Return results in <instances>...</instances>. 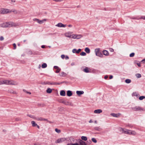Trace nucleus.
Segmentation results:
<instances>
[{
	"instance_id": "17",
	"label": "nucleus",
	"mask_w": 145,
	"mask_h": 145,
	"mask_svg": "<svg viewBox=\"0 0 145 145\" xmlns=\"http://www.w3.org/2000/svg\"><path fill=\"white\" fill-rule=\"evenodd\" d=\"M102 110L101 109H97L95 110L94 112L95 114H99L102 112Z\"/></svg>"
},
{
	"instance_id": "52",
	"label": "nucleus",
	"mask_w": 145,
	"mask_h": 145,
	"mask_svg": "<svg viewBox=\"0 0 145 145\" xmlns=\"http://www.w3.org/2000/svg\"><path fill=\"white\" fill-rule=\"evenodd\" d=\"M28 116L29 117H31L32 118H33L35 119V118L32 115H28Z\"/></svg>"
},
{
	"instance_id": "42",
	"label": "nucleus",
	"mask_w": 145,
	"mask_h": 145,
	"mask_svg": "<svg viewBox=\"0 0 145 145\" xmlns=\"http://www.w3.org/2000/svg\"><path fill=\"white\" fill-rule=\"evenodd\" d=\"M4 84V80L0 81V85Z\"/></svg>"
},
{
	"instance_id": "62",
	"label": "nucleus",
	"mask_w": 145,
	"mask_h": 145,
	"mask_svg": "<svg viewBox=\"0 0 145 145\" xmlns=\"http://www.w3.org/2000/svg\"><path fill=\"white\" fill-rule=\"evenodd\" d=\"M37 20H38V19H37V18H35V19H33V20L34 21H36L37 22Z\"/></svg>"
},
{
	"instance_id": "2",
	"label": "nucleus",
	"mask_w": 145,
	"mask_h": 145,
	"mask_svg": "<svg viewBox=\"0 0 145 145\" xmlns=\"http://www.w3.org/2000/svg\"><path fill=\"white\" fill-rule=\"evenodd\" d=\"M19 23H14L12 22H6L3 24V26L4 27H16L19 25Z\"/></svg>"
},
{
	"instance_id": "29",
	"label": "nucleus",
	"mask_w": 145,
	"mask_h": 145,
	"mask_svg": "<svg viewBox=\"0 0 145 145\" xmlns=\"http://www.w3.org/2000/svg\"><path fill=\"white\" fill-rule=\"evenodd\" d=\"M43 118L41 117L35 118V119L38 121H43Z\"/></svg>"
},
{
	"instance_id": "46",
	"label": "nucleus",
	"mask_w": 145,
	"mask_h": 145,
	"mask_svg": "<svg viewBox=\"0 0 145 145\" xmlns=\"http://www.w3.org/2000/svg\"><path fill=\"white\" fill-rule=\"evenodd\" d=\"M140 19H142L145 20V16H142L140 17Z\"/></svg>"
},
{
	"instance_id": "37",
	"label": "nucleus",
	"mask_w": 145,
	"mask_h": 145,
	"mask_svg": "<svg viewBox=\"0 0 145 145\" xmlns=\"http://www.w3.org/2000/svg\"><path fill=\"white\" fill-rule=\"evenodd\" d=\"M145 98V97L144 96H142L140 97H139V99L140 100H142Z\"/></svg>"
},
{
	"instance_id": "18",
	"label": "nucleus",
	"mask_w": 145,
	"mask_h": 145,
	"mask_svg": "<svg viewBox=\"0 0 145 145\" xmlns=\"http://www.w3.org/2000/svg\"><path fill=\"white\" fill-rule=\"evenodd\" d=\"M76 94L79 96L83 94L84 93V92L82 91H76Z\"/></svg>"
},
{
	"instance_id": "11",
	"label": "nucleus",
	"mask_w": 145,
	"mask_h": 145,
	"mask_svg": "<svg viewBox=\"0 0 145 145\" xmlns=\"http://www.w3.org/2000/svg\"><path fill=\"white\" fill-rule=\"evenodd\" d=\"M56 26L59 27H65L66 26V25L63 24L61 23H60L57 24Z\"/></svg>"
},
{
	"instance_id": "16",
	"label": "nucleus",
	"mask_w": 145,
	"mask_h": 145,
	"mask_svg": "<svg viewBox=\"0 0 145 145\" xmlns=\"http://www.w3.org/2000/svg\"><path fill=\"white\" fill-rule=\"evenodd\" d=\"M59 75V76L61 77H65L67 75V74L63 72H62Z\"/></svg>"
},
{
	"instance_id": "12",
	"label": "nucleus",
	"mask_w": 145,
	"mask_h": 145,
	"mask_svg": "<svg viewBox=\"0 0 145 145\" xmlns=\"http://www.w3.org/2000/svg\"><path fill=\"white\" fill-rule=\"evenodd\" d=\"M62 103L67 105H72L71 103L69 101H64L62 102Z\"/></svg>"
},
{
	"instance_id": "27",
	"label": "nucleus",
	"mask_w": 145,
	"mask_h": 145,
	"mask_svg": "<svg viewBox=\"0 0 145 145\" xmlns=\"http://www.w3.org/2000/svg\"><path fill=\"white\" fill-rule=\"evenodd\" d=\"M94 129L95 130H97V131H100L102 129L100 127H95L94 128Z\"/></svg>"
},
{
	"instance_id": "48",
	"label": "nucleus",
	"mask_w": 145,
	"mask_h": 145,
	"mask_svg": "<svg viewBox=\"0 0 145 145\" xmlns=\"http://www.w3.org/2000/svg\"><path fill=\"white\" fill-rule=\"evenodd\" d=\"M4 39V38L3 37L1 36L0 37V40L1 41H2Z\"/></svg>"
},
{
	"instance_id": "54",
	"label": "nucleus",
	"mask_w": 145,
	"mask_h": 145,
	"mask_svg": "<svg viewBox=\"0 0 145 145\" xmlns=\"http://www.w3.org/2000/svg\"><path fill=\"white\" fill-rule=\"evenodd\" d=\"M61 57L62 59H63L65 57V56L64 55H61Z\"/></svg>"
},
{
	"instance_id": "13",
	"label": "nucleus",
	"mask_w": 145,
	"mask_h": 145,
	"mask_svg": "<svg viewBox=\"0 0 145 145\" xmlns=\"http://www.w3.org/2000/svg\"><path fill=\"white\" fill-rule=\"evenodd\" d=\"M81 50L80 49H79L77 50L76 49H74L72 50V52L73 53H76L78 54L81 51Z\"/></svg>"
},
{
	"instance_id": "10",
	"label": "nucleus",
	"mask_w": 145,
	"mask_h": 145,
	"mask_svg": "<svg viewBox=\"0 0 145 145\" xmlns=\"http://www.w3.org/2000/svg\"><path fill=\"white\" fill-rule=\"evenodd\" d=\"M67 141L68 142L70 143H74V139L72 137H70L69 138H67Z\"/></svg>"
},
{
	"instance_id": "55",
	"label": "nucleus",
	"mask_w": 145,
	"mask_h": 145,
	"mask_svg": "<svg viewBox=\"0 0 145 145\" xmlns=\"http://www.w3.org/2000/svg\"><path fill=\"white\" fill-rule=\"evenodd\" d=\"M54 68L56 69H57L59 68V67L57 66H55L54 67Z\"/></svg>"
},
{
	"instance_id": "5",
	"label": "nucleus",
	"mask_w": 145,
	"mask_h": 145,
	"mask_svg": "<svg viewBox=\"0 0 145 145\" xmlns=\"http://www.w3.org/2000/svg\"><path fill=\"white\" fill-rule=\"evenodd\" d=\"M132 109L133 110L136 111H142L144 110V108L139 106H136L133 107L132 108Z\"/></svg>"
},
{
	"instance_id": "30",
	"label": "nucleus",
	"mask_w": 145,
	"mask_h": 145,
	"mask_svg": "<svg viewBox=\"0 0 145 145\" xmlns=\"http://www.w3.org/2000/svg\"><path fill=\"white\" fill-rule=\"evenodd\" d=\"M46 91V92L47 93H50L52 92V90L50 88H48L47 89Z\"/></svg>"
},
{
	"instance_id": "40",
	"label": "nucleus",
	"mask_w": 145,
	"mask_h": 145,
	"mask_svg": "<svg viewBox=\"0 0 145 145\" xmlns=\"http://www.w3.org/2000/svg\"><path fill=\"white\" fill-rule=\"evenodd\" d=\"M136 76L138 78H140L141 76V74H137L136 75Z\"/></svg>"
},
{
	"instance_id": "61",
	"label": "nucleus",
	"mask_w": 145,
	"mask_h": 145,
	"mask_svg": "<svg viewBox=\"0 0 145 145\" xmlns=\"http://www.w3.org/2000/svg\"><path fill=\"white\" fill-rule=\"evenodd\" d=\"M108 76H105L104 77V78L105 79H106L108 78Z\"/></svg>"
},
{
	"instance_id": "38",
	"label": "nucleus",
	"mask_w": 145,
	"mask_h": 145,
	"mask_svg": "<svg viewBox=\"0 0 145 145\" xmlns=\"http://www.w3.org/2000/svg\"><path fill=\"white\" fill-rule=\"evenodd\" d=\"M80 55L82 56H85L86 55L85 52H82L80 53Z\"/></svg>"
},
{
	"instance_id": "49",
	"label": "nucleus",
	"mask_w": 145,
	"mask_h": 145,
	"mask_svg": "<svg viewBox=\"0 0 145 145\" xmlns=\"http://www.w3.org/2000/svg\"><path fill=\"white\" fill-rule=\"evenodd\" d=\"M28 54H30V55H32L33 54V52L31 50H30L29 51Z\"/></svg>"
},
{
	"instance_id": "14",
	"label": "nucleus",
	"mask_w": 145,
	"mask_h": 145,
	"mask_svg": "<svg viewBox=\"0 0 145 145\" xmlns=\"http://www.w3.org/2000/svg\"><path fill=\"white\" fill-rule=\"evenodd\" d=\"M37 22L39 23L40 24H41L44 23V22L46 21V19H44L42 20H40L38 19V20H37Z\"/></svg>"
},
{
	"instance_id": "6",
	"label": "nucleus",
	"mask_w": 145,
	"mask_h": 145,
	"mask_svg": "<svg viewBox=\"0 0 145 145\" xmlns=\"http://www.w3.org/2000/svg\"><path fill=\"white\" fill-rule=\"evenodd\" d=\"M67 138H61L57 139V140L55 142L56 143H61L66 141H67Z\"/></svg>"
},
{
	"instance_id": "25",
	"label": "nucleus",
	"mask_w": 145,
	"mask_h": 145,
	"mask_svg": "<svg viewBox=\"0 0 145 145\" xmlns=\"http://www.w3.org/2000/svg\"><path fill=\"white\" fill-rule=\"evenodd\" d=\"M134 63L135 64H136L139 67H141V65H140V63L139 62V61H135L134 62Z\"/></svg>"
},
{
	"instance_id": "33",
	"label": "nucleus",
	"mask_w": 145,
	"mask_h": 145,
	"mask_svg": "<svg viewBox=\"0 0 145 145\" xmlns=\"http://www.w3.org/2000/svg\"><path fill=\"white\" fill-rule=\"evenodd\" d=\"M81 138L82 140H83L85 141H86L87 140V138L85 136H82L81 137Z\"/></svg>"
},
{
	"instance_id": "34",
	"label": "nucleus",
	"mask_w": 145,
	"mask_h": 145,
	"mask_svg": "<svg viewBox=\"0 0 145 145\" xmlns=\"http://www.w3.org/2000/svg\"><path fill=\"white\" fill-rule=\"evenodd\" d=\"M131 80L129 79H127L125 80V82L127 84H129L131 82Z\"/></svg>"
},
{
	"instance_id": "45",
	"label": "nucleus",
	"mask_w": 145,
	"mask_h": 145,
	"mask_svg": "<svg viewBox=\"0 0 145 145\" xmlns=\"http://www.w3.org/2000/svg\"><path fill=\"white\" fill-rule=\"evenodd\" d=\"M13 46H14V49H16V45L15 43H14L13 44Z\"/></svg>"
},
{
	"instance_id": "64",
	"label": "nucleus",
	"mask_w": 145,
	"mask_h": 145,
	"mask_svg": "<svg viewBox=\"0 0 145 145\" xmlns=\"http://www.w3.org/2000/svg\"><path fill=\"white\" fill-rule=\"evenodd\" d=\"M41 48H45V46L44 45H42L41 46Z\"/></svg>"
},
{
	"instance_id": "39",
	"label": "nucleus",
	"mask_w": 145,
	"mask_h": 145,
	"mask_svg": "<svg viewBox=\"0 0 145 145\" xmlns=\"http://www.w3.org/2000/svg\"><path fill=\"white\" fill-rule=\"evenodd\" d=\"M23 91L24 92H25L26 93L29 94H31V92H30L29 91H27L26 90H25V89H23Z\"/></svg>"
},
{
	"instance_id": "41",
	"label": "nucleus",
	"mask_w": 145,
	"mask_h": 145,
	"mask_svg": "<svg viewBox=\"0 0 145 145\" xmlns=\"http://www.w3.org/2000/svg\"><path fill=\"white\" fill-rule=\"evenodd\" d=\"M91 140L94 143H96L97 142V141L96 139L94 138H92L91 139Z\"/></svg>"
},
{
	"instance_id": "19",
	"label": "nucleus",
	"mask_w": 145,
	"mask_h": 145,
	"mask_svg": "<svg viewBox=\"0 0 145 145\" xmlns=\"http://www.w3.org/2000/svg\"><path fill=\"white\" fill-rule=\"evenodd\" d=\"M79 143L80 145H87L85 142L81 140H79Z\"/></svg>"
},
{
	"instance_id": "56",
	"label": "nucleus",
	"mask_w": 145,
	"mask_h": 145,
	"mask_svg": "<svg viewBox=\"0 0 145 145\" xmlns=\"http://www.w3.org/2000/svg\"><path fill=\"white\" fill-rule=\"evenodd\" d=\"M141 62H143V63H144L145 62V59H142L141 61Z\"/></svg>"
},
{
	"instance_id": "57",
	"label": "nucleus",
	"mask_w": 145,
	"mask_h": 145,
	"mask_svg": "<svg viewBox=\"0 0 145 145\" xmlns=\"http://www.w3.org/2000/svg\"><path fill=\"white\" fill-rule=\"evenodd\" d=\"M65 59H69V57L68 56H66L65 57Z\"/></svg>"
},
{
	"instance_id": "3",
	"label": "nucleus",
	"mask_w": 145,
	"mask_h": 145,
	"mask_svg": "<svg viewBox=\"0 0 145 145\" xmlns=\"http://www.w3.org/2000/svg\"><path fill=\"white\" fill-rule=\"evenodd\" d=\"M4 84L7 85H17L18 83L12 80H4Z\"/></svg>"
},
{
	"instance_id": "50",
	"label": "nucleus",
	"mask_w": 145,
	"mask_h": 145,
	"mask_svg": "<svg viewBox=\"0 0 145 145\" xmlns=\"http://www.w3.org/2000/svg\"><path fill=\"white\" fill-rule=\"evenodd\" d=\"M50 84H52V85H54V84H60L59 83H56L53 82V83H50Z\"/></svg>"
},
{
	"instance_id": "44",
	"label": "nucleus",
	"mask_w": 145,
	"mask_h": 145,
	"mask_svg": "<svg viewBox=\"0 0 145 145\" xmlns=\"http://www.w3.org/2000/svg\"><path fill=\"white\" fill-rule=\"evenodd\" d=\"M61 69L60 68H58L57 69V70L55 71V72L56 73H59L61 70Z\"/></svg>"
},
{
	"instance_id": "9",
	"label": "nucleus",
	"mask_w": 145,
	"mask_h": 145,
	"mask_svg": "<svg viewBox=\"0 0 145 145\" xmlns=\"http://www.w3.org/2000/svg\"><path fill=\"white\" fill-rule=\"evenodd\" d=\"M72 33L70 32H67L65 34V35L67 37L72 38V35H71Z\"/></svg>"
},
{
	"instance_id": "63",
	"label": "nucleus",
	"mask_w": 145,
	"mask_h": 145,
	"mask_svg": "<svg viewBox=\"0 0 145 145\" xmlns=\"http://www.w3.org/2000/svg\"><path fill=\"white\" fill-rule=\"evenodd\" d=\"M89 123H91L93 122V121L91 120H90L89 121Z\"/></svg>"
},
{
	"instance_id": "23",
	"label": "nucleus",
	"mask_w": 145,
	"mask_h": 145,
	"mask_svg": "<svg viewBox=\"0 0 145 145\" xmlns=\"http://www.w3.org/2000/svg\"><path fill=\"white\" fill-rule=\"evenodd\" d=\"M60 95L62 96H65V92L64 90L61 91L60 92Z\"/></svg>"
},
{
	"instance_id": "32",
	"label": "nucleus",
	"mask_w": 145,
	"mask_h": 145,
	"mask_svg": "<svg viewBox=\"0 0 145 145\" xmlns=\"http://www.w3.org/2000/svg\"><path fill=\"white\" fill-rule=\"evenodd\" d=\"M67 145H79L78 143H69L67 144Z\"/></svg>"
},
{
	"instance_id": "7",
	"label": "nucleus",
	"mask_w": 145,
	"mask_h": 145,
	"mask_svg": "<svg viewBox=\"0 0 145 145\" xmlns=\"http://www.w3.org/2000/svg\"><path fill=\"white\" fill-rule=\"evenodd\" d=\"M82 37L81 35H77L76 34H72V38L73 39H80Z\"/></svg>"
},
{
	"instance_id": "60",
	"label": "nucleus",
	"mask_w": 145,
	"mask_h": 145,
	"mask_svg": "<svg viewBox=\"0 0 145 145\" xmlns=\"http://www.w3.org/2000/svg\"><path fill=\"white\" fill-rule=\"evenodd\" d=\"M68 26L69 27H72V25L71 24H70V25H68Z\"/></svg>"
},
{
	"instance_id": "35",
	"label": "nucleus",
	"mask_w": 145,
	"mask_h": 145,
	"mask_svg": "<svg viewBox=\"0 0 145 145\" xmlns=\"http://www.w3.org/2000/svg\"><path fill=\"white\" fill-rule=\"evenodd\" d=\"M55 131L58 133H59L61 132L60 130L57 128L55 129Z\"/></svg>"
},
{
	"instance_id": "36",
	"label": "nucleus",
	"mask_w": 145,
	"mask_h": 145,
	"mask_svg": "<svg viewBox=\"0 0 145 145\" xmlns=\"http://www.w3.org/2000/svg\"><path fill=\"white\" fill-rule=\"evenodd\" d=\"M138 95V93L136 92H133L132 94V96H137Z\"/></svg>"
},
{
	"instance_id": "24",
	"label": "nucleus",
	"mask_w": 145,
	"mask_h": 145,
	"mask_svg": "<svg viewBox=\"0 0 145 145\" xmlns=\"http://www.w3.org/2000/svg\"><path fill=\"white\" fill-rule=\"evenodd\" d=\"M110 115L113 117H118L120 115V114H116L114 113H111Z\"/></svg>"
},
{
	"instance_id": "4",
	"label": "nucleus",
	"mask_w": 145,
	"mask_h": 145,
	"mask_svg": "<svg viewBox=\"0 0 145 145\" xmlns=\"http://www.w3.org/2000/svg\"><path fill=\"white\" fill-rule=\"evenodd\" d=\"M95 52L96 56L101 57H103V55L101 52L100 51V49L99 48L96 49L95 50Z\"/></svg>"
},
{
	"instance_id": "47",
	"label": "nucleus",
	"mask_w": 145,
	"mask_h": 145,
	"mask_svg": "<svg viewBox=\"0 0 145 145\" xmlns=\"http://www.w3.org/2000/svg\"><path fill=\"white\" fill-rule=\"evenodd\" d=\"M109 51H110V52H114V49H113V48H109Z\"/></svg>"
},
{
	"instance_id": "21",
	"label": "nucleus",
	"mask_w": 145,
	"mask_h": 145,
	"mask_svg": "<svg viewBox=\"0 0 145 145\" xmlns=\"http://www.w3.org/2000/svg\"><path fill=\"white\" fill-rule=\"evenodd\" d=\"M83 71L86 73H88L90 72L89 68L87 67H86L85 68L83 69Z\"/></svg>"
},
{
	"instance_id": "51",
	"label": "nucleus",
	"mask_w": 145,
	"mask_h": 145,
	"mask_svg": "<svg viewBox=\"0 0 145 145\" xmlns=\"http://www.w3.org/2000/svg\"><path fill=\"white\" fill-rule=\"evenodd\" d=\"M140 18H138L137 17H134V18H132V19H137V20H139V19H140Z\"/></svg>"
},
{
	"instance_id": "59",
	"label": "nucleus",
	"mask_w": 145,
	"mask_h": 145,
	"mask_svg": "<svg viewBox=\"0 0 145 145\" xmlns=\"http://www.w3.org/2000/svg\"><path fill=\"white\" fill-rule=\"evenodd\" d=\"M71 66H73L74 65V62H72L71 63Z\"/></svg>"
},
{
	"instance_id": "31",
	"label": "nucleus",
	"mask_w": 145,
	"mask_h": 145,
	"mask_svg": "<svg viewBox=\"0 0 145 145\" xmlns=\"http://www.w3.org/2000/svg\"><path fill=\"white\" fill-rule=\"evenodd\" d=\"M47 65L46 63H43L42 65V68H45L47 67Z\"/></svg>"
},
{
	"instance_id": "26",
	"label": "nucleus",
	"mask_w": 145,
	"mask_h": 145,
	"mask_svg": "<svg viewBox=\"0 0 145 145\" xmlns=\"http://www.w3.org/2000/svg\"><path fill=\"white\" fill-rule=\"evenodd\" d=\"M85 51L88 54H89L90 53V50L88 48H86L85 49Z\"/></svg>"
},
{
	"instance_id": "58",
	"label": "nucleus",
	"mask_w": 145,
	"mask_h": 145,
	"mask_svg": "<svg viewBox=\"0 0 145 145\" xmlns=\"http://www.w3.org/2000/svg\"><path fill=\"white\" fill-rule=\"evenodd\" d=\"M113 78V76L112 75H110L109 76V78L110 79H111Z\"/></svg>"
},
{
	"instance_id": "22",
	"label": "nucleus",
	"mask_w": 145,
	"mask_h": 145,
	"mask_svg": "<svg viewBox=\"0 0 145 145\" xmlns=\"http://www.w3.org/2000/svg\"><path fill=\"white\" fill-rule=\"evenodd\" d=\"M103 54L105 56H107L109 55V54L108 51L106 50H104L103 51Z\"/></svg>"
},
{
	"instance_id": "53",
	"label": "nucleus",
	"mask_w": 145,
	"mask_h": 145,
	"mask_svg": "<svg viewBox=\"0 0 145 145\" xmlns=\"http://www.w3.org/2000/svg\"><path fill=\"white\" fill-rule=\"evenodd\" d=\"M43 121H47L48 122H49V123H50V121H48V120L47 119H44V118H43Z\"/></svg>"
},
{
	"instance_id": "8",
	"label": "nucleus",
	"mask_w": 145,
	"mask_h": 145,
	"mask_svg": "<svg viewBox=\"0 0 145 145\" xmlns=\"http://www.w3.org/2000/svg\"><path fill=\"white\" fill-rule=\"evenodd\" d=\"M10 12V11L7 9L1 8V14H7Z\"/></svg>"
},
{
	"instance_id": "43",
	"label": "nucleus",
	"mask_w": 145,
	"mask_h": 145,
	"mask_svg": "<svg viewBox=\"0 0 145 145\" xmlns=\"http://www.w3.org/2000/svg\"><path fill=\"white\" fill-rule=\"evenodd\" d=\"M135 55V53H131L130 55L129 56L131 57H133Z\"/></svg>"
},
{
	"instance_id": "28",
	"label": "nucleus",
	"mask_w": 145,
	"mask_h": 145,
	"mask_svg": "<svg viewBox=\"0 0 145 145\" xmlns=\"http://www.w3.org/2000/svg\"><path fill=\"white\" fill-rule=\"evenodd\" d=\"M31 123L32 124V126L33 127H35L37 125V124L34 121H31Z\"/></svg>"
},
{
	"instance_id": "1",
	"label": "nucleus",
	"mask_w": 145,
	"mask_h": 145,
	"mask_svg": "<svg viewBox=\"0 0 145 145\" xmlns=\"http://www.w3.org/2000/svg\"><path fill=\"white\" fill-rule=\"evenodd\" d=\"M120 130L122 133L125 134L133 135H135L137 134L136 132L134 131H132L122 128H120Z\"/></svg>"
},
{
	"instance_id": "20",
	"label": "nucleus",
	"mask_w": 145,
	"mask_h": 145,
	"mask_svg": "<svg viewBox=\"0 0 145 145\" xmlns=\"http://www.w3.org/2000/svg\"><path fill=\"white\" fill-rule=\"evenodd\" d=\"M67 96L70 97L72 95V93L71 91L70 90H68L67 92Z\"/></svg>"
},
{
	"instance_id": "15",
	"label": "nucleus",
	"mask_w": 145,
	"mask_h": 145,
	"mask_svg": "<svg viewBox=\"0 0 145 145\" xmlns=\"http://www.w3.org/2000/svg\"><path fill=\"white\" fill-rule=\"evenodd\" d=\"M8 92L9 93L13 94H17V93L16 91H14L12 89H9L8 90Z\"/></svg>"
}]
</instances>
